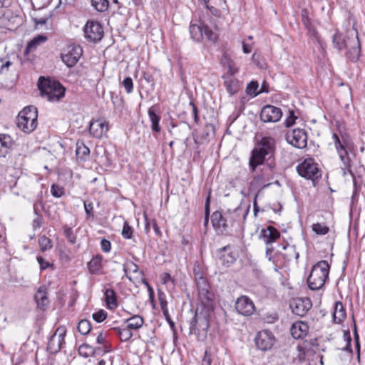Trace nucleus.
Segmentation results:
<instances>
[{"instance_id":"f257e3e1","label":"nucleus","mask_w":365,"mask_h":365,"mask_svg":"<svg viewBox=\"0 0 365 365\" xmlns=\"http://www.w3.org/2000/svg\"><path fill=\"white\" fill-rule=\"evenodd\" d=\"M275 140L272 137H263L252 150L249 161L250 170L254 173L258 166L269 160L274 151Z\"/></svg>"},{"instance_id":"f03ea898","label":"nucleus","mask_w":365,"mask_h":365,"mask_svg":"<svg viewBox=\"0 0 365 365\" xmlns=\"http://www.w3.org/2000/svg\"><path fill=\"white\" fill-rule=\"evenodd\" d=\"M332 140L335 148L340 158L342 163L341 170L343 175H346L347 173L351 174V158L349 153L354 148V144L351 139L346 133L339 134L334 133L332 135Z\"/></svg>"},{"instance_id":"7ed1b4c3","label":"nucleus","mask_w":365,"mask_h":365,"mask_svg":"<svg viewBox=\"0 0 365 365\" xmlns=\"http://www.w3.org/2000/svg\"><path fill=\"white\" fill-rule=\"evenodd\" d=\"M329 265L325 260H322L315 264L311 270L307 279L309 287L312 290L321 289L328 279Z\"/></svg>"},{"instance_id":"20e7f679","label":"nucleus","mask_w":365,"mask_h":365,"mask_svg":"<svg viewBox=\"0 0 365 365\" xmlns=\"http://www.w3.org/2000/svg\"><path fill=\"white\" fill-rule=\"evenodd\" d=\"M38 113L34 106H27L18 115V127L24 133H30L37 126Z\"/></svg>"},{"instance_id":"39448f33","label":"nucleus","mask_w":365,"mask_h":365,"mask_svg":"<svg viewBox=\"0 0 365 365\" xmlns=\"http://www.w3.org/2000/svg\"><path fill=\"white\" fill-rule=\"evenodd\" d=\"M38 86L41 95L51 102L58 101L65 95V88L57 81L44 80L39 83Z\"/></svg>"},{"instance_id":"423d86ee","label":"nucleus","mask_w":365,"mask_h":365,"mask_svg":"<svg viewBox=\"0 0 365 365\" xmlns=\"http://www.w3.org/2000/svg\"><path fill=\"white\" fill-rule=\"evenodd\" d=\"M197 287L200 304L206 309V312L211 311L214 307L213 294L210 291L206 279L203 277L197 279Z\"/></svg>"},{"instance_id":"0eeeda50","label":"nucleus","mask_w":365,"mask_h":365,"mask_svg":"<svg viewBox=\"0 0 365 365\" xmlns=\"http://www.w3.org/2000/svg\"><path fill=\"white\" fill-rule=\"evenodd\" d=\"M190 33L191 38L196 41H200L205 38L211 42H215L217 38V35L215 32L208 26L202 24H194L192 22L190 26Z\"/></svg>"},{"instance_id":"6e6552de","label":"nucleus","mask_w":365,"mask_h":365,"mask_svg":"<svg viewBox=\"0 0 365 365\" xmlns=\"http://www.w3.org/2000/svg\"><path fill=\"white\" fill-rule=\"evenodd\" d=\"M297 172L302 177L313 181L321 176L317 165L312 158L305 159L303 163L299 165Z\"/></svg>"},{"instance_id":"1a4fd4ad","label":"nucleus","mask_w":365,"mask_h":365,"mask_svg":"<svg viewBox=\"0 0 365 365\" xmlns=\"http://www.w3.org/2000/svg\"><path fill=\"white\" fill-rule=\"evenodd\" d=\"M82 48L78 45H68L61 54L62 61L69 68L74 66L82 56Z\"/></svg>"},{"instance_id":"9d476101","label":"nucleus","mask_w":365,"mask_h":365,"mask_svg":"<svg viewBox=\"0 0 365 365\" xmlns=\"http://www.w3.org/2000/svg\"><path fill=\"white\" fill-rule=\"evenodd\" d=\"M288 143L297 148H304L307 144V135L304 129L297 128L288 131L286 134Z\"/></svg>"},{"instance_id":"9b49d317","label":"nucleus","mask_w":365,"mask_h":365,"mask_svg":"<svg viewBox=\"0 0 365 365\" xmlns=\"http://www.w3.org/2000/svg\"><path fill=\"white\" fill-rule=\"evenodd\" d=\"M66 330L64 327H58L55 333L49 338L47 350L51 354L58 353L65 343Z\"/></svg>"},{"instance_id":"f8f14e48","label":"nucleus","mask_w":365,"mask_h":365,"mask_svg":"<svg viewBox=\"0 0 365 365\" xmlns=\"http://www.w3.org/2000/svg\"><path fill=\"white\" fill-rule=\"evenodd\" d=\"M83 31L85 37L91 41H99L103 36V27L95 21H88L83 28Z\"/></svg>"},{"instance_id":"ddd939ff","label":"nucleus","mask_w":365,"mask_h":365,"mask_svg":"<svg viewBox=\"0 0 365 365\" xmlns=\"http://www.w3.org/2000/svg\"><path fill=\"white\" fill-rule=\"evenodd\" d=\"M207 311L205 309V313L197 312L193 320L190 323L191 332L200 334L201 332L206 334L210 324L207 318Z\"/></svg>"},{"instance_id":"4468645a","label":"nucleus","mask_w":365,"mask_h":365,"mask_svg":"<svg viewBox=\"0 0 365 365\" xmlns=\"http://www.w3.org/2000/svg\"><path fill=\"white\" fill-rule=\"evenodd\" d=\"M255 340L256 346L259 349L267 351L274 345L275 339L271 331L262 330L257 333Z\"/></svg>"},{"instance_id":"2eb2a0df","label":"nucleus","mask_w":365,"mask_h":365,"mask_svg":"<svg viewBox=\"0 0 365 365\" xmlns=\"http://www.w3.org/2000/svg\"><path fill=\"white\" fill-rule=\"evenodd\" d=\"M282 116V110L272 105L264 106L261 110L260 118L264 123H275Z\"/></svg>"},{"instance_id":"dca6fc26","label":"nucleus","mask_w":365,"mask_h":365,"mask_svg":"<svg viewBox=\"0 0 365 365\" xmlns=\"http://www.w3.org/2000/svg\"><path fill=\"white\" fill-rule=\"evenodd\" d=\"M237 312L243 316H250L255 311L253 302L247 296L240 297L235 303Z\"/></svg>"},{"instance_id":"f3484780","label":"nucleus","mask_w":365,"mask_h":365,"mask_svg":"<svg viewBox=\"0 0 365 365\" xmlns=\"http://www.w3.org/2000/svg\"><path fill=\"white\" fill-rule=\"evenodd\" d=\"M250 209V204L243 205L240 204L236 208L231 210L228 209L225 211V216H227L228 221L237 222L242 220H245Z\"/></svg>"},{"instance_id":"a211bd4d","label":"nucleus","mask_w":365,"mask_h":365,"mask_svg":"<svg viewBox=\"0 0 365 365\" xmlns=\"http://www.w3.org/2000/svg\"><path fill=\"white\" fill-rule=\"evenodd\" d=\"M312 304L309 298H297L290 304L292 312L298 316H304L312 308Z\"/></svg>"},{"instance_id":"6ab92c4d","label":"nucleus","mask_w":365,"mask_h":365,"mask_svg":"<svg viewBox=\"0 0 365 365\" xmlns=\"http://www.w3.org/2000/svg\"><path fill=\"white\" fill-rule=\"evenodd\" d=\"M108 123L103 119L92 120L89 126L90 133L96 138H101L108 131Z\"/></svg>"},{"instance_id":"aec40b11","label":"nucleus","mask_w":365,"mask_h":365,"mask_svg":"<svg viewBox=\"0 0 365 365\" xmlns=\"http://www.w3.org/2000/svg\"><path fill=\"white\" fill-rule=\"evenodd\" d=\"M279 237L280 233L277 229L272 226H268L262 230L259 238L262 240L266 245H269L274 242Z\"/></svg>"},{"instance_id":"412c9836","label":"nucleus","mask_w":365,"mask_h":365,"mask_svg":"<svg viewBox=\"0 0 365 365\" xmlns=\"http://www.w3.org/2000/svg\"><path fill=\"white\" fill-rule=\"evenodd\" d=\"M309 331L307 324L298 321L294 322L290 329L291 335L294 339H299L304 337Z\"/></svg>"},{"instance_id":"4be33fe9","label":"nucleus","mask_w":365,"mask_h":365,"mask_svg":"<svg viewBox=\"0 0 365 365\" xmlns=\"http://www.w3.org/2000/svg\"><path fill=\"white\" fill-rule=\"evenodd\" d=\"M34 299L39 309L45 310L47 308L49 299L48 298L47 289L45 286H41L38 288L35 294Z\"/></svg>"},{"instance_id":"5701e85b","label":"nucleus","mask_w":365,"mask_h":365,"mask_svg":"<svg viewBox=\"0 0 365 365\" xmlns=\"http://www.w3.org/2000/svg\"><path fill=\"white\" fill-rule=\"evenodd\" d=\"M157 110L155 107L152 106L148 110V115L149 117V120L151 123V130L154 133H160L161 130V127L160 125V121L161 119L160 115L157 114Z\"/></svg>"},{"instance_id":"b1692460","label":"nucleus","mask_w":365,"mask_h":365,"mask_svg":"<svg viewBox=\"0 0 365 365\" xmlns=\"http://www.w3.org/2000/svg\"><path fill=\"white\" fill-rule=\"evenodd\" d=\"M212 225L215 229H220L221 227H227L228 218L225 216V212L222 214L220 211H215L211 217Z\"/></svg>"},{"instance_id":"393cba45","label":"nucleus","mask_w":365,"mask_h":365,"mask_svg":"<svg viewBox=\"0 0 365 365\" xmlns=\"http://www.w3.org/2000/svg\"><path fill=\"white\" fill-rule=\"evenodd\" d=\"M237 257V255L231 249L230 247H225L223 248L222 253L220 256V260L224 265L228 267L235 262Z\"/></svg>"},{"instance_id":"a878e982","label":"nucleus","mask_w":365,"mask_h":365,"mask_svg":"<svg viewBox=\"0 0 365 365\" xmlns=\"http://www.w3.org/2000/svg\"><path fill=\"white\" fill-rule=\"evenodd\" d=\"M225 86L230 96L236 94L241 88L240 81L233 76L225 77Z\"/></svg>"},{"instance_id":"bb28decb","label":"nucleus","mask_w":365,"mask_h":365,"mask_svg":"<svg viewBox=\"0 0 365 365\" xmlns=\"http://www.w3.org/2000/svg\"><path fill=\"white\" fill-rule=\"evenodd\" d=\"M352 44L351 47L346 53V56L351 61L355 62L359 58L361 52L357 31H356V39L352 41Z\"/></svg>"},{"instance_id":"cd10ccee","label":"nucleus","mask_w":365,"mask_h":365,"mask_svg":"<svg viewBox=\"0 0 365 365\" xmlns=\"http://www.w3.org/2000/svg\"><path fill=\"white\" fill-rule=\"evenodd\" d=\"M12 144V139L9 135L0 134V157H6Z\"/></svg>"},{"instance_id":"c85d7f7f","label":"nucleus","mask_w":365,"mask_h":365,"mask_svg":"<svg viewBox=\"0 0 365 365\" xmlns=\"http://www.w3.org/2000/svg\"><path fill=\"white\" fill-rule=\"evenodd\" d=\"M302 21L305 27L308 29L309 34L316 38L317 41L319 43L320 46L322 47V42L318 36L317 31L312 26L309 19L307 16V12L305 9L302 11Z\"/></svg>"},{"instance_id":"c756f323","label":"nucleus","mask_w":365,"mask_h":365,"mask_svg":"<svg viewBox=\"0 0 365 365\" xmlns=\"http://www.w3.org/2000/svg\"><path fill=\"white\" fill-rule=\"evenodd\" d=\"M46 41L47 37L45 35H38L28 42L25 52L26 53L34 52L39 46L44 43Z\"/></svg>"},{"instance_id":"7c9ffc66","label":"nucleus","mask_w":365,"mask_h":365,"mask_svg":"<svg viewBox=\"0 0 365 365\" xmlns=\"http://www.w3.org/2000/svg\"><path fill=\"white\" fill-rule=\"evenodd\" d=\"M346 310L340 302H336L333 313V319L336 324L341 323L346 318Z\"/></svg>"},{"instance_id":"2f4dec72","label":"nucleus","mask_w":365,"mask_h":365,"mask_svg":"<svg viewBox=\"0 0 365 365\" xmlns=\"http://www.w3.org/2000/svg\"><path fill=\"white\" fill-rule=\"evenodd\" d=\"M102 260L103 257L101 255H97L92 258V259L88 262V267L92 274H98L101 272L102 269Z\"/></svg>"},{"instance_id":"473e14b6","label":"nucleus","mask_w":365,"mask_h":365,"mask_svg":"<svg viewBox=\"0 0 365 365\" xmlns=\"http://www.w3.org/2000/svg\"><path fill=\"white\" fill-rule=\"evenodd\" d=\"M126 327L130 330H138L141 328L144 324V319L140 315H134L126 319Z\"/></svg>"},{"instance_id":"72a5a7b5","label":"nucleus","mask_w":365,"mask_h":365,"mask_svg":"<svg viewBox=\"0 0 365 365\" xmlns=\"http://www.w3.org/2000/svg\"><path fill=\"white\" fill-rule=\"evenodd\" d=\"M105 298L109 309H114L117 307L116 295L113 289H107L105 292Z\"/></svg>"},{"instance_id":"f704fd0d","label":"nucleus","mask_w":365,"mask_h":365,"mask_svg":"<svg viewBox=\"0 0 365 365\" xmlns=\"http://www.w3.org/2000/svg\"><path fill=\"white\" fill-rule=\"evenodd\" d=\"M282 250H285L286 252L283 253L284 257L286 260L290 261L293 257L297 259L299 257V255L297 252H296L295 247L293 245H282Z\"/></svg>"},{"instance_id":"c9c22d12","label":"nucleus","mask_w":365,"mask_h":365,"mask_svg":"<svg viewBox=\"0 0 365 365\" xmlns=\"http://www.w3.org/2000/svg\"><path fill=\"white\" fill-rule=\"evenodd\" d=\"M89 153V148L83 142H77L76 149L77 158L81 160H86V158L88 157Z\"/></svg>"},{"instance_id":"e433bc0d","label":"nucleus","mask_w":365,"mask_h":365,"mask_svg":"<svg viewBox=\"0 0 365 365\" xmlns=\"http://www.w3.org/2000/svg\"><path fill=\"white\" fill-rule=\"evenodd\" d=\"M113 330L116 332L122 341H127L133 336L131 330L127 327L124 328L114 327Z\"/></svg>"},{"instance_id":"4c0bfd02","label":"nucleus","mask_w":365,"mask_h":365,"mask_svg":"<svg viewBox=\"0 0 365 365\" xmlns=\"http://www.w3.org/2000/svg\"><path fill=\"white\" fill-rule=\"evenodd\" d=\"M332 41L334 48L339 51H341L346 46L344 36L339 32H336L335 35L333 36Z\"/></svg>"},{"instance_id":"58836bf2","label":"nucleus","mask_w":365,"mask_h":365,"mask_svg":"<svg viewBox=\"0 0 365 365\" xmlns=\"http://www.w3.org/2000/svg\"><path fill=\"white\" fill-rule=\"evenodd\" d=\"M91 5L98 12H104L109 7L108 0H91Z\"/></svg>"},{"instance_id":"ea45409f","label":"nucleus","mask_w":365,"mask_h":365,"mask_svg":"<svg viewBox=\"0 0 365 365\" xmlns=\"http://www.w3.org/2000/svg\"><path fill=\"white\" fill-rule=\"evenodd\" d=\"M312 230L317 235H325L329 232V227L325 223L320 222L314 223Z\"/></svg>"},{"instance_id":"a19ab883","label":"nucleus","mask_w":365,"mask_h":365,"mask_svg":"<svg viewBox=\"0 0 365 365\" xmlns=\"http://www.w3.org/2000/svg\"><path fill=\"white\" fill-rule=\"evenodd\" d=\"M77 329L82 335L88 334L91 330V322L86 319L81 320L78 324Z\"/></svg>"},{"instance_id":"79ce46f5","label":"nucleus","mask_w":365,"mask_h":365,"mask_svg":"<svg viewBox=\"0 0 365 365\" xmlns=\"http://www.w3.org/2000/svg\"><path fill=\"white\" fill-rule=\"evenodd\" d=\"M78 353L80 356L88 358L93 354L94 349L87 344H83L79 346Z\"/></svg>"},{"instance_id":"37998d69","label":"nucleus","mask_w":365,"mask_h":365,"mask_svg":"<svg viewBox=\"0 0 365 365\" xmlns=\"http://www.w3.org/2000/svg\"><path fill=\"white\" fill-rule=\"evenodd\" d=\"M38 245L40 247V250L42 252H45L48 250L51 249L52 247V243L51 240L46 237V236H41L38 239Z\"/></svg>"},{"instance_id":"c03bdc74","label":"nucleus","mask_w":365,"mask_h":365,"mask_svg":"<svg viewBox=\"0 0 365 365\" xmlns=\"http://www.w3.org/2000/svg\"><path fill=\"white\" fill-rule=\"evenodd\" d=\"M64 235L69 242L75 244L76 242V235L73 232L72 228L67 225L63 227Z\"/></svg>"},{"instance_id":"a18cd8bd","label":"nucleus","mask_w":365,"mask_h":365,"mask_svg":"<svg viewBox=\"0 0 365 365\" xmlns=\"http://www.w3.org/2000/svg\"><path fill=\"white\" fill-rule=\"evenodd\" d=\"M31 16L35 23L36 28H38L39 26L45 25L48 19V16L38 17L36 15V11L34 12V14H31Z\"/></svg>"},{"instance_id":"49530a36","label":"nucleus","mask_w":365,"mask_h":365,"mask_svg":"<svg viewBox=\"0 0 365 365\" xmlns=\"http://www.w3.org/2000/svg\"><path fill=\"white\" fill-rule=\"evenodd\" d=\"M107 312L103 309H100L96 312H94L92 315V317L94 321L98 323H101L103 322L107 317Z\"/></svg>"},{"instance_id":"de8ad7c7","label":"nucleus","mask_w":365,"mask_h":365,"mask_svg":"<svg viewBox=\"0 0 365 365\" xmlns=\"http://www.w3.org/2000/svg\"><path fill=\"white\" fill-rule=\"evenodd\" d=\"M51 195L55 197H61L64 195V189L58 185H52L51 187Z\"/></svg>"},{"instance_id":"09e8293b","label":"nucleus","mask_w":365,"mask_h":365,"mask_svg":"<svg viewBox=\"0 0 365 365\" xmlns=\"http://www.w3.org/2000/svg\"><path fill=\"white\" fill-rule=\"evenodd\" d=\"M160 279L161 282L163 284H166L169 286L170 284L172 286H174V279L171 277L169 273L165 272L160 274Z\"/></svg>"},{"instance_id":"8fccbe9b","label":"nucleus","mask_w":365,"mask_h":365,"mask_svg":"<svg viewBox=\"0 0 365 365\" xmlns=\"http://www.w3.org/2000/svg\"><path fill=\"white\" fill-rule=\"evenodd\" d=\"M257 88H258L257 82L252 81L247 85V88H246V92L248 95L256 96L258 93L257 92Z\"/></svg>"},{"instance_id":"3c124183","label":"nucleus","mask_w":365,"mask_h":365,"mask_svg":"<svg viewBox=\"0 0 365 365\" xmlns=\"http://www.w3.org/2000/svg\"><path fill=\"white\" fill-rule=\"evenodd\" d=\"M133 235V230L131 227L129 226L128 222H124L122 235L125 239H130Z\"/></svg>"},{"instance_id":"603ef678","label":"nucleus","mask_w":365,"mask_h":365,"mask_svg":"<svg viewBox=\"0 0 365 365\" xmlns=\"http://www.w3.org/2000/svg\"><path fill=\"white\" fill-rule=\"evenodd\" d=\"M34 212L36 213V217L33 220V227L34 230L38 229L41 227L43 219L41 215L37 214L36 205H34Z\"/></svg>"},{"instance_id":"864d4df0","label":"nucleus","mask_w":365,"mask_h":365,"mask_svg":"<svg viewBox=\"0 0 365 365\" xmlns=\"http://www.w3.org/2000/svg\"><path fill=\"white\" fill-rule=\"evenodd\" d=\"M122 83L128 93H130L133 91V83L130 77L125 78Z\"/></svg>"},{"instance_id":"5fc2aeb1","label":"nucleus","mask_w":365,"mask_h":365,"mask_svg":"<svg viewBox=\"0 0 365 365\" xmlns=\"http://www.w3.org/2000/svg\"><path fill=\"white\" fill-rule=\"evenodd\" d=\"M271 163L269 165H267L266 166H264L262 170H264L262 176H258V178H264L267 180L269 179L270 175H272V167Z\"/></svg>"},{"instance_id":"6e6d98bb","label":"nucleus","mask_w":365,"mask_h":365,"mask_svg":"<svg viewBox=\"0 0 365 365\" xmlns=\"http://www.w3.org/2000/svg\"><path fill=\"white\" fill-rule=\"evenodd\" d=\"M344 340L346 341V346L344 347V349L345 351H349V352L351 353L352 350L351 349V344H350L351 339V336H350L349 331L344 332Z\"/></svg>"},{"instance_id":"4d7b16f0","label":"nucleus","mask_w":365,"mask_h":365,"mask_svg":"<svg viewBox=\"0 0 365 365\" xmlns=\"http://www.w3.org/2000/svg\"><path fill=\"white\" fill-rule=\"evenodd\" d=\"M37 261L41 270H44L51 266V264L41 256H37Z\"/></svg>"},{"instance_id":"13d9d810","label":"nucleus","mask_w":365,"mask_h":365,"mask_svg":"<svg viewBox=\"0 0 365 365\" xmlns=\"http://www.w3.org/2000/svg\"><path fill=\"white\" fill-rule=\"evenodd\" d=\"M84 208H85V212H86L87 216L88 217H93V203L92 202H84Z\"/></svg>"},{"instance_id":"bf43d9fd","label":"nucleus","mask_w":365,"mask_h":365,"mask_svg":"<svg viewBox=\"0 0 365 365\" xmlns=\"http://www.w3.org/2000/svg\"><path fill=\"white\" fill-rule=\"evenodd\" d=\"M101 247L104 252H109L110 251L111 245L108 240L103 239L101 242Z\"/></svg>"},{"instance_id":"052dcab7","label":"nucleus","mask_w":365,"mask_h":365,"mask_svg":"<svg viewBox=\"0 0 365 365\" xmlns=\"http://www.w3.org/2000/svg\"><path fill=\"white\" fill-rule=\"evenodd\" d=\"M212 359L210 354L208 353L207 351H205L204 353L203 358L202 359V365H211Z\"/></svg>"},{"instance_id":"680f3d73","label":"nucleus","mask_w":365,"mask_h":365,"mask_svg":"<svg viewBox=\"0 0 365 365\" xmlns=\"http://www.w3.org/2000/svg\"><path fill=\"white\" fill-rule=\"evenodd\" d=\"M295 117L294 116L293 112L289 113V115L286 118L284 124L287 127L292 126L295 122Z\"/></svg>"},{"instance_id":"e2e57ef3","label":"nucleus","mask_w":365,"mask_h":365,"mask_svg":"<svg viewBox=\"0 0 365 365\" xmlns=\"http://www.w3.org/2000/svg\"><path fill=\"white\" fill-rule=\"evenodd\" d=\"M252 43H248L246 42H242V51L244 53L248 54L252 52Z\"/></svg>"},{"instance_id":"0e129e2a","label":"nucleus","mask_w":365,"mask_h":365,"mask_svg":"<svg viewBox=\"0 0 365 365\" xmlns=\"http://www.w3.org/2000/svg\"><path fill=\"white\" fill-rule=\"evenodd\" d=\"M228 73L230 74L229 76H233L235 74H236L238 72V68L235 66V65L232 63H230L228 65Z\"/></svg>"},{"instance_id":"69168bd1","label":"nucleus","mask_w":365,"mask_h":365,"mask_svg":"<svg viewBox=\"0 0 365 365\" xmlns=\"http://www.w3.org/2000/svg\"><path fill=\"white\" fill-rule=\"evenodd\" d=\"M106 341V335L103 332H99L97 336L96 341L98 344H103Z\"/></svg>"},{"instance_id":"338daca9","label":"nucleus","mask_w":365,"mask_h":365,"mask_svg":"<svg viewBox=\"0 0 365 365\" xmlns=\"http://www.w3.org/2000/svg\"><path fill=\"white\" fill-rule=\"evenodd\" d=\"M209 207H210V197H207L205 202V223L207 224L208 222V215H209Z\"/></svg>"},{"instance_id":"774afa93","label":"nucleus","mask_w":365,"mask_h":365,"mask_svg":"<svg viewBox=\"0 0 365 365\" xmlns=\"http://www.w3.org/2000/svg\"><path fill=\"white\" fill-rule=\"evenodd\" d=\"M11 64V63L9 61L4 62L2 59H0V73L5 68L8 69Z\"/></svg>"}]
</instances>
